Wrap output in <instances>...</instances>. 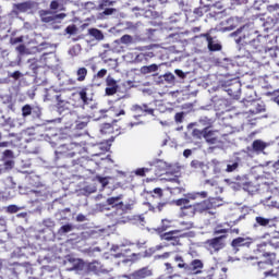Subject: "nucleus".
Masks as SVG:
<instances>
[{
	"label": "nucleus",
	"mask_w": 279,
	"mask_h": 279,
	"mask_svg": "<svg viewBox=\"0 0 279 279\" xmlns=\"http://www.w3.org/2000/svg\"><path fill=\"white\" fill-rule=\"evenodd\" d=\"M174 121H175V123H183L184 122V111L177 112L174 114Z\"/></svg>",
	"instance_id": "nucleus-46"
},
{
	"label": "nucleus",
	"mask_w": 279,
	"mask_h": 279,
	"mask_svg": "<svg viewBox=\"0 0 279 279\" xmlns=\"http://www.w3.org/2000/svg\"><path fill=\"white\" fill-rule=\"evenodd\" d=\"M100 132L101 134H110L112 132V125L110 123L102 124Z\"/></svg>",
	"instance_id": "nucleus-42"
},
{
	"label": "nucleus",
	"mask_w": 279,
	"mask_h": 279,
	"mask_svg": "<svg viewBox=\"0 0 279 279\" xmlns=\"http://www.w3.org/2000/svg\"><path fill=\"white\" fill-rule=\"evenodd\" d=\"M193 14H194L195 19H202V16H204V8H202V7L195 8L193 11Z\"/></svg>",
	"instance_id": "nucleus-45"
},
{
	"label": "nucleus",
	"mask_w": 279,
	"mask_h": 279,
	"mask_svg": "<svg viewBox=\"0 0 279 279\" xmlns=\"http://www.w3.org/2000/svg\"><path fill=\"white\" fill-rule=\"evenodd\" d=\"M43 226H45V228H49L51 230V229L56 228V221H53V219H51V218H47V219H44Z\"/></svg>",
	"instance_id": "nucleus-38"
},
{
	"label": "nucleus",
	"mask_w": 279,
	"mask_h": 279,
	"mask_svg": "<svg viewBox=\"0 0 279 279\" xmlns=\"http://www.w3.org/2000/svg\"><path fill=\"white\" fill-rule=\"evenodd\" d=\"M171 228H173V220L163 218L161 219L160 226L155 229V232L158 236H161V234H167Z\"/></svg>",
	"instance_id": "nucleus-10"
},
{
	"label": "nucleus",
	"mask_w": 279,
	"mask_h": 279,
	"mask_svg": "<svg viewBox=\"0 0 279 279\" xmlns=\"http://www.w3.org/2000/svg\"><path fill=\"white\" fill-rule=\"evenodd\" d=\"M180 226L182 227V230H192L194 228L193 221H181Z\"/></svg>",
	"instance_id": "nucleus-41"
},
{
	"label": "nucleus",
	"mask_w": 279,
	"mask_h": 279,
	"mask_svg": "<svg viewBox=\"0 0 279 279\" xmlns=\"http://www.w3.org/2000/svg\"><path fill=\"white\" fill-rule=\"evenodd\" d=\"M153 167H156L158 169V171L162 172V171H167V169H169V163H167V161L162 160V159H157L151 163Z\"/></svg>",
	"instance_id": "nucleus-24"
},
{
	"label": "nucleus",
	"mask_w": 279,
	"mask_h": 279,
	"mask_svg": "<svg viewBox=\"0 0 279 279\" xmlns=\"http://www.w3.org/2000/svg\"><path fill=\"white\" fill-rule=\"evenodd\" d=\"M87 271H90L92 274H106L108 270L104 268L101 263L94 260L87 264Z\"/></svg>",
	"instance_id": "nucleus-13"
},
{
	"label": "nucleus",
	"mask_w": 279,
	"mask_h": 279,
	"mask_svg": "<svg viewBox=\"0 0 279 279\" xmlns=\"http://www.w3.org/2000/svg\"><path fill=\"white\" fill-rule=\"evenodd\" d=\"M151 171L150 168H138L135 170V175H138L140 178H145V174L149 173Z\"/></svg>",
	"instance_id": "nucleus-35"
},
{
	"label": "nucleus",
	"mask_w": 279,
	"mask_h": 279,
	"mask_svg": "<svg viewBox=\"0 0 279 279\" xmlns=\"http://www.w3.org/2000/svg\"><path fill=\"white\" fill-rule=\"evenodd\" d=\"M32 114V106L31 105H24L22 107V117L25 119Z\"/></svg>",
	"instance_id": "nucleus-34"
},
{
	"label": "nucleus",
	"mask_w": 279,
	"mask_h": 279,
	"mask_svg": "<svg viewBox=\"0 0 279 279\" xmlns=\"http://www.w3.org/2000/svg\"><path fill=\"white\" fill-rule=\"evenodd\" d=\"M60 8V2L58 0H52L50 2V10H58Z\"/></svg>",
	"instance_id": "nucleus-54"
},
{
	"label": "nucleus",
	"mask_w": 279,
	"mask_h": 279,
	"mask_svg": "<svg viewBox=\"0 0 279 279\" xmlns=\"http://www.w3.org/2000/svg\"><path fill=\"white\" fill-rule=\"evenodd\" d=\"M239 169V162L234 161L233 163H228L227 165V173H232V171H236Z\"/></svg>",
	"instance_id": "nucleus-43"
},
{
	"label": "nucleus",
	"mask_w": 279,
	"mask_h": 279,
	"mask_svg": "<svg viewBox=\"0 0 279 279\" xmlns=\"http://www.w3.org/2000/svg\"><path fill=\"white\" fill-rule=\"evenodd\" d=\"M22 75L23 74L21 73V71H15L12 74H10V77H13V80H21Z\"/></svg>",
	"instance_id": "nucleus-56"
},
{
	"label": "nucleus",
	"mask_w": 279,
	"mask_h": 279,
	"mask_svg": "<svg viewBox=\"0 0 279 279\" xmlns=\"http://www.w3.org/2000/svg\"><path fill=\"white\" fill-rule=\"evenodd\" d=\"M86 125H88L87 122H78L76 124V130H84V128H86Z\"/></svg>",
	"instance_id": "nucleus-62"
},
{
	"label": "nucleus",
	"mask_w": 279,
	"mask_h": 279,
	"mask_svg": "<svg viewBox=\"0 0 279 279\" xmlns=\"http://www.w3.org/2000/svg\"><path fill=\"white\" fill-rule=\"evenodd\" d=\"M26 49L27 48L25 47V45L21 44L20 46L16 47V52L21 53V56H23V53H25Z\"/></svg>",
	"instance_id": "nucleus-55"
},
{
	"label": "nucleus",
	"mask_w": 279,
	"mask_h": 279,
	"mask_svg": "<svg viewBox=\"0 0 279 279\" xmlns=\"http://www.w3.org/2000/svg\"><path fill=\"white\" fill-rule=\"evenodd\" d=\"M243 191H246L250 195H254V193H258V185L254 184V182L248 181L243 183Z\"/></svg>",
	"instance_id": "nucleus-20"
},
{
	"label": "nucleus",
	"mask_w": 279,
	"mask_h": 279,
	"mask_svg": "<svg viewBox=\"0 0 279 279\" xmlns=\"http://www.w3.org/2000/svg\"><path fill=\"white\" fill-rule=\"evenodd\" d=\"M172 260L175 263L178 269H183V271L186 274V269L189 268V263L184 259V257L180 254L172 255Z\"/></svg>",
	"instance_id": "nucleus-17"
},
{
	"label": "nucleus",
	"mask_w": 279,
	"mask_h": 279,
	"mask_svg": "<svg viewBox=\"0 0 279 279\" xmlns=\"http://www.w3.org/2000/svg\"><path fill=\"white\" fill-rule=\"evenodd\" d=\"M156 71H158L157 64L144 65L141 68V73H144V74L156 73Z\"/></svg>",
	"instance_id": "nucleus-29"
},
{
	"label": "nucleus",
	"mask_w": 279,
	"mask_h": 279,
	"mask_svg": "<svg viewBox=\"0 0 279 279\" xmlns=\"http://www.w3.org/2000/svg\"><path fill=\"white\" fill-rule=\"evenodd\" d=\"M133 41L134 38L132 37V35H123L120 38V43H122V45H132Z\"/></svg>",
	"instance_id": "nucleus-36"
},
{
	"label": "nucleus",
	"mask_w": 279,
	"mask_h": 279,
	"mask_svg": "<svg viewBox=\"0 0 279 279\" xmlns=\"http://www.w3.org/2000/svg\"><path fill=\"white\" fill-rule=\"evenodd\" d=\"M207 47L210 51H221L222 47L219 41L215 40L213 37L207 41Z\"/></svg>",
	"instance_id": "nucleus-25"
},
{
	"label": "nucleus",
	"mask_w": 279,
	"mask_h": 279,
	"mask_svg": "<svg viewBox=\"0 0 279 279\" xmlns=\"http://www.w3.org/2000/svg\"><path fill=\"white\" fill-rule=\"evenodd\" d=\"M114 12H117V9H112V8H106L102 11L104 16H110L112 14H114Z\"/></svg>",
	"instance_id": "nucleus-49"
},
{
	"label": "nucleus",
	"mask_w": 279,
	"mask_h": 279,
	"mask_svg": "<svg viewBox=\"0 0 279 279\" xmlns=\"http://www.w3.org/2000/svg\"><path fill=\"white\" fill-rule=\"evenodd\" d=\"M86 151L82 145L76 143H68L61 145L56 151V160L59 167L63 169H69V167H75L80 165V158L77 160L73 159L75 156H82Z\"/></svg>",
	"instance_id": "nucleus-3"
},
{
	"label": "nucleus",
	"mask_w": 279,
	"mask_h": 279,
	"mask_svg": "<svg viewBox=\"0 0 279 279\" xmlns=\"http://www.w3.org/2000/svg\"><path fill=\"white\" fill-rule=\"evenodd\" d=\"M137 58H145V60H147V58H154V52L140 53Z\"/></svg>",
	"instance_id": "nucleus-59"
},
{
	"label": "nucleus",
	"mask_w": 279,
	"mask_h": 279,
	"mask_svg": "<svg viewBox=\"0 0 279 279\" xmlns=\"http://www.w3.org/2000/svg\"><path fill=\"white\" fill-rule=\"evenodd\" d=\"M192 169H204V162L195 159L191 161Z\"/></svg>",
	"instance_id": "nucleus-44"
},
{
	"label": "nucleus",
	"mask_w": 279,
	"mask_h": 279,
	"mask_svg": "<svg viewBox=\"0 0 279 279\" xmlns=\"http://www.w3.org/2000/svg\"><path fill=\"white\" fill-rule=\"evenodd\" d=\"M132 112H135L138 117H154V108L149 107L147 104H142V105H133L131 108Z\"/></svg>",
	"instance_id": "nucleus-6"
},
{
	"label": "nucleus",
	"mask_w": 279,
	"mask_h": 279,
	"mask_svg": "<svg viewBox=\"0 0 279 279\" xmlns=\"http://www.w3.org/2000/svg\"><path fill=\"white\" fill-rule=\"evenodd\" d=\"M223 239H226V235H220L214 239H209L206 241V244L211 250H215V252H219V250H223V247H226V244L223 243Z\"/></svg>",
	"instance_id": "nucleus-9"
},
{
	"label": "nucleus",
	"mask_w": 279,
	"mask_h": 279,
	"mask_svg": "<svg viewBox=\"0 0 279 279\" xmlns=\"http://www.w3.org/2000/svg\"><path fill=\"white\" fill-rule=\"evenodd\" d=\"M267 148V144L263 142V140H255L252 144V151L256 154H260V151H265Z\"/></svg>",
	"instance_id": "nucleus-19"
},
{
	"label": "nucleus",
	"mask_w": 279,
	"mask_h": 279,
	"mask_svg": "<svg viewBox=\"0 0 279 279\" xmlns=\"http://www.w3.org/2000/svg\"><path fill=\"white\" fill-rule=\"evenodd\" d=\"M86 77H88V69L86 68H78L76 70V82H85Z\"/></svg>",
	"instance_id": "nucleus-23"
},
{
	"label": "nucleus",
	"mask_w": 279,
	"mask_h": 279,
	"mask_svg": "<svg viewBox=\"0 0 279 279\" xmlns=\"http://www.w3.org/2000/svg\"><path fill=\"white\" fill-rule=\"evenodd\" d=\"M10 43L12 45H19V43H23V36H20V37H13L10 39Z\"/></svg>",
	"instance_id": "nucleus-53"
},
{
	"label": "nucleus",
	"mask_w": 279,
	"mask_h": 279,
	"mask_svg": "<svg viewBox=\"0 0 279 279\" xmlns=\"http://www.w3.org/2000/svg\"><path fill=\"white\" fill-rule=\"evenodd\" d=\"M208 197V192L187 193L184 198L177 199V206L181 207V217L192 219L196 215H213L210 210H215L219 204L217 198Z\"/></svg>",
	"instance_id": "nucleus-2"
},
{
	"label": "nucleus",
	"mask_w": 279,
	"mask_h": 279,
	"mask_svg": "<svg viewBox=\"0 0 279 279\" xmlns=\"http://www.w3.org/2000/svg\"><path fill=\"white\" fill-rule=\"evenodd\" d=\"M76 221H80V222L86 221V216H84V214H78L76 216Z\"/></svg>",
	"instance_id": "nucleus-64"
},
{
	"label": "nucleus",
	"mask_w": 279,
	"mask_h": 279,
	"mask_svg": "<svg viewBox=\"0 0 279 279\" xmlns=\"http://www.w3.org/2000/svg\"><path fill=\"white\" fill-rule=\"evenodd\" d=\"M265 276H272L274 278H279V266L266 271Z\"/></svg>",
	"instance_id": "nucleus-40"
},
{
	"label": "nucleus",
	"mask_w": 279,
	"mask_h": 279,
	"mask_svg": "<svg viewBox=\"0 0 279 279\" xmlns=\"http://www.w3.org/2000/svg\"><path fill=\"white\" fill-rule=\"evenodd\" d=\"M57 99V110L60 114L62 112H66V110H71V102L68 100H63L61 95L56 96Z\"/></svg>",
	"instance_id": "nucleus-14"
},
{
	"label": "nucleus",
	"mask_w": 279,
	"mask_h": 279,
	"mask_svg": "<svg viewBox=\"0 0 279 279\" xmlns=\"http://www.w3.org/2000/svg\"><path fill=\"white\" fill-rule=\"evenodd\" d=\"M163 80L168 82V84H173V82H175V75L171 73L165 74Z\"/></svg>",
	"instance_id": "nucleus-47"
},
{
	"label": "nucleus",
	"mask_w": 279,
	"mask_h": 279,
	"mask_svg": "<svg viewBox=\"0 0 279 279\" xmlns=\"http://www.w3.org/2000/svg\"><path fill=\"white\" fill-rule=\"evenodd\" d=\"M77 94L83 105H88V87H83Z\"/></svg>",
	"instance_id": "nucleus-28"
},
{
	"label": "nucleus",
	"mask_w": 279,
	"mask_h": 279,
	"mask_svg": "<svg viewBox=\"0 0 279 279\" xmlns=\"http://www.w3.org/2000/svg\"><path fill=\"white\" fill-rule=\"evenodd\" d=\"M36 3L34 1H25L21 3L14 4V10L21 13L29 12V10H34Z\"/></svg>",
	"instance_id": "nucleus-15"
},
{
	"label": "nucleus",
	"mask_w": 279,
	"mask_h": 279,
	"mask_svg": "<svg viewBox=\"0 0 279 279\" xmlns=\"http://www.w3.org/2000/svg\"><path fill=\"white\" fill-rule=\"evenodd\" d=\"M114 2L110 0H100L98 4V10H106V8H110V5H113Z\"/></svg>",
	"instance_id": "nucleus-33"
},
{
	"label": "nucleus",
	"mask_w": 279,
	"mask_h": 279,
	"mask_svg": "<svg viewBox=\"0 0 279 279\" xmlns=\"http://www.w3.org/2000/svg\"><path fill=\"white\" fill-rule=\"evenodd\" d=\"M23 265L21 264H14V267H13V274H15V276H19V274H21V269H23Z\"/></svg>",
	"instance_id": "nucleus-52"
},
{
	"label": "nucleus",
	"mask_w": 279,
	"mask_h": 279,
	"mask_svg": "<svg viewBox=\"0 0 279 279\" xmlns=\"http://www.w3.org/2000/svg\"><path fill=\"white\" fill-rule=\"evenodd\" d=\"M108 206H119V208H123V202H121V196H116V197H109L107 199Z\"/></svg>",
	"instance_id": "nucleus-27"
},
{
	"label": "nucleus",
	"mask_w": 279,
	"mask_h": 279,
	"mask_svg": "<svg viewBox=\"0 0 279 279\" xmlns=\"http://www.w3.org/2000/svg\"><path fill=\"white\" fill-rule=\"evenodd\" d=\"M250 245H252L251 238L238 236L233 239L231 242V247L233 248L234 252H239L241 247H250Z\"/></svg>",
	"instance_id": "nucleus-8"
},
{
	"label": "nucleus",
	"mask_w": 279,
	"mask_h": 279,
	"mask_svg": "<svg viewBox=\"0 0 279 279\" xmlns=\"http://www.w3.org/2000/svg\"><path fill=\"white\" fill-rule=\"evenodd\" d=\"M66 34H70V36H73V34H75V32H77V27L75 25H69L65 28Z\"/></svg>",
	"instance_id": "nucleus-48"
},
{
	"label": "nucleus",
	"mask_w": 279,
	"mask_h": 279,
	"mask_svg": "<svg viewBox=\"0 0 279 279\" xmlns=\"http://www.w3.org/2000/svg\"><path fill=\"white\" fill-rule=\"evenodd\" d=\"M204 138L206 143H208V145H217V143H219V136H217V131L205 129Z\"/></svg>",
	"instance_id": "nucleus-16"
},
{
	"label": "nucleus",
	"mask_w": 279,
	"mask_h": 279,
	"mask_svg": "<svg viewBox=\"0 0 279 279\" xmlns=\"http://www.w3.org/2000/svg\"><path fill=\"white\" fill-rule=\"evenodd\" d=\"M153 271L149 267H143L129 275V279H145L151 276Z\"/></svg>",
	"instance_id": "nucleus-11"
},
{
	"label": "nucleus",
	"mask_w": 279,
	"mask_h": 279,
	"mask_svg": "<svg viewBox=\"0 0 279 279\" xmlns=\"http://www.w3.org/2000/svg\"><path fill=\"white\" fill-rule=\"evenodd\" d=\"M186 236H189V233H182V230H170L159 235V239L168 245H172V247H181L183 245L182 239H186Z\"/></svg>",
	"instance_id": "nucleus-4"
},
{
	"label": "nucleus",
	"mask_w": 279,
	"mask_h": 279,
	"mask_svg": "<svg viewBox=\"0 0 279 279\" xmlns=\"http://www.w3.org/2000/svg\"><path fill=\"white\" fill-rule=\"evenodd\" d=\"M119 85L117 84V81L114 78H107V87L105 89L106 95L112 97V95H117Z\"/></svg>",
	"instance_id": "nucleus-12"
},
{
	"label": "nucleus",
	"mask_w": 279,
	"mask_h": 279,
	"mask_svg": "<svg viewBox=\"0 0 279 279\" xmlns=\"http://www.w3.org/2000/svg\"><path fill=\"white\" fill-rule=\"evenodd\" d=\"M2 158H14V151H12L11 149L4 150L2 154Z\"/></svg>",
	"instance_id": "nucleus-50"
},
{
	"label": "nucleus",
	"mask_w": 279,
	"mask_h": 279,
	"mask_svg": "<svg viewBox=\"0 0 279 279\" xmlns=\"http://www.w3.org/2000/svg\"><path fill=\"white\" fill-rule=\"evenodd\" d=\"M88 34L96 40H104L105 38L104 33L99 28H89Z\"/></svg>",
	"instance_id": "nucleus-26"
},
{
	"label": "nucleus",
	"mask_w": 279,
	"mask_h": 279,
	"mask_svg": "<svg viewBox=\"0 0 279 279\" xmlns=\"http://www.w3.org/2000/svg\"><path fill=\"white\" fill-rule=\"evenodd\" d=\"M19 210V206L16 205H10L8 206V213L14 214Z\"/></svg>",
	"instance_id": "nucleus-58"
},
{
	"label": "nucleus",
	"mask_w": 279,
	"mask_h": 279,
	"mask_svg": "<svg viewBox=\"0 0 279 279\" xmlns=\"http://www.w3.org/2000/svg\"><path fill=\"white\" fill-rule=\"evenodd\" d=\"M39 16L43 23H56L58 19L60 20L65 19L66 14L65 13L53 14V12L49 10H40Z\"/></svg>",
	"instance_id": "nucleus-5"
},
{
	"label": "nucleus",
	"mask_w": 279,
	"mask_h": 279,
	"mask_svg": "<svg viewBox=\"0 0 279 279\" xmlns=\"http://www.w3.org/2000/svg\"><path fill=\"white\" fill-rule=\"evenodd\" d=\"M97 180L102 184V186H107L108 184V179L102 178V177H97Z\"/></svg>",
	"instance_id": "nucleus-61"
},
{
	"label": "nucleus",
	"mask_w": 279,
	"mask_h": 279,
	"mask_svg": "<svg viewBox=\"0 0 279 279\" xmlns=\"http://www.w3.org/2000/svg\"><path fill=\"white\" fill-rule=\"evenodd\" d=\"M4 167H5V169H12V167H14V161H12V160L5 161Z\"/></svg>",
	"instance_id": "nucleus-63"
},
{
	"label": "nucleus",
	"mask_w": 279,
	"mask_h": 279,
	"mask_svg": "<svg viewBox=\"0 0 279 279\" xmlns=\"http://www.w3.org/2000/svg\"><path fill=\"white\" fill-rule=\"evenodd\" d=\"M165 271L166 274H168V276H173L174 271H175V267H173V265L171 263H165Z\"/></svg>",
	"instance_id": "nucleus-39"
},
{
	"label": "nucleus",
	"mask_w": 279,
	"mask_h": 279,
	"mask_svg": "<svg viewBox=\"0 0 279 279\" xmlns=\"http://www.w3.org/2000/svg\"><path fill=\"white\" fill-rule=\"evenodd\" d=\"M151 197H157V199H162L165 193L162 192V189L155 187L153 191L147 192Z\"/></svg>",
	"instance_id": "nucleus-30"
},
{
	"label": "nucleus",
	"mask_w": 279,
	"mask_h": 279,
	"mask_svg": "<svg viewBox=\"0 0 279 279\" xmlns=\"http://www.w3.org/2000/svg\"><path fill=\"white\" fill-rule=\"evenodd\" d=\"M196 38H206L208 43L213 38V36H210V33H203L199 36H196Z\"/></svg>",
	"instance_id": "nucleus-57"
},
{
	"label": "nucleus",
	"mask_w": 279,
	"mask_h": 279,
	"mask_svg": "<svg viewBox=\"0 0 279 279\" xmlns=\"http://www.w3.org/2000/svg\"><path fill=\"white\" fill-rule=\"evenodd\" d=\"M68 232H73V225L68 223L59 228L58 234L62 236V234H68Z\"/></svg>",
	"instance_id": "nucleus-31"
},
{
	"label": "nucleus",
	"mask_w": 279,
	"mask_h": 279,
	"mask_svg": "<svg viewBox=\"0 0 279 279\" xmlns=\"http://www.w3.org/2000/svg\"><path fill=\"white\" fill-rule=\"evenodd\" d=\"M202 269H204V262H202V259H193L187 264L185 274L189 276H197V274H202Z\"/></svg>",
	"instance_id": "nucleus-7"
},
{
	"label": "nucleus",
	"mask_w": 279,
	"mask_h": 279,
	"mask_svg": "<svg viewBox=\"0 0 279 279\" xmlns=\"http://www.w3.org/2000/svg\"><path fill=\"white\" fill-rule=\"evenodd\" d=\"M86 267V263L82 259H74L72 267L69 269L70 271H84Z\"/></svg>",
	"instance_id": "nucleus-22"
},
{
	"label": "nucleus",
	"mask_w": 279,
	"mask_h": 279,
	"mask_svg": "<svg viewBox=\"0 0 279 279\" xmlns=\"http://www.w3.org/2000/svg\"><path fill=\"white\" fill-rule=\"evenodd\" d=\"M205 134H206V129H203V130L194 129L192 131V136H194L195 138H204Z\"/></svg>",
	"instance_id": "nucleus-32"
},
{
	"label": "nucleus",
	"mask_w": 279,
	"mask_h": 279,
	"mask_svg": "<svg viewBox=\"0 0 279 279\" xmlns=\"http://www.w3.org/2000/svg\"><path fill=\"white\" fill-rule=\"evenodd\" d=\"M213 123H215V120H213L211 118H208L206 116H202L198 119V125H201V128H203V130H210V128L213 126Z\"/></svg>",
	"instance_id": "nucleus-18"
},
{
	"label": "nucleus",
	"mask_w": 279,
	"mask_h": 279,
	"mask_svg": "<svg viewBox=\"0 0 279 279\" xmlns=\"http://www.w3.org/2000/svg\"><path fill=\"white\" fill-rule=\"evenodd\" d=\"M174 73H175V75H178V77H180L181 80H184V77H186V74H185L182 70H175Z\"/></svg>",
	"instance_id": "nucleus-60"
},
{
	"label": "nucleus",
	"mask_w": 279,
	"mask_h": 279,
	"mask_svg": "<svg viewBox=\"0 0 279 279\" xmlns=\"http://www.w3.org/2000/svg\"><path fill=\"white\" fill-rule=\"evenodd\" d=\"M271 223V219L269 218H265L263 216H257L255 218V223H254V228H258V227H262V228H267V226Z\"/></svg>",
	"instance_id": "nucleus-21"
},
{
	"label": "nucleus",
	"mask_w": 279,
	"mask_h": 279,
	"mask_svg": "<svg viewBox=\"0 0 279 279\" xmlns=\"http://www.w3.org/2000/svg\"><path fill=\"white\" fill-rule=\"evenodd\" d=\"M106 75H108V70L101 69V70H99V71L97 72L96 77H98L99 80H101V78L106 77Z\"/></svg>",
	"instance_id": "nucleus-51"
},
{
	"label": "nucleus",
	"mask_w": 279,
	"mask_h": 279,
	"mask_svg": "<svg viewBox=\"0 0 279 279\" xmlns=\"http://www.w3.org/2000/svg\"><path fill=\"white\" fill-rule=\"evenodd\" d=\"M236 34H240L236 43L241 45L238 58H246L250 62L262 64L266 51L265 43H263L265 37L258 34V31L248 26L238 29Z\"/></svg>",
	"instance_id": "nucleus-1"
},
{
	"label": "nucleus",
	"mask_w": 279,
	"mask_h": 279,
	"mask_svg": "<svg viewBox=\"0 0 279 279\" xmlns=\"http://www.w3.org/2000/svg\"><path fill=\"white\" fill-rule=\"evenodd\" d=\"M263 256H264V258H267V260L270 265H274V260H276V253L265 252V253H263Z\"/></svg>",
	"instance_id": "nucleus-37"
}]
</instances>
